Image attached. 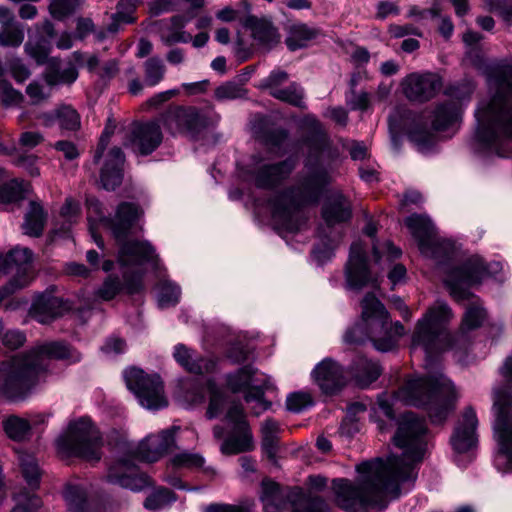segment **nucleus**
Wrapping results in <instances>:
<instances>
[{"label":"nucleus","mask_w":512,"mask_h":512,"mask_svg":"<svg viewBox=\"0 0 512 512\" xmlns=\"http://www.w3.org/2000/svg\"><path fill=\"white\" fill-rule=\"evenodd\" d=\"M428 438L425 421L414 413L404 414L393 437L402 455L390 456L386 461L377 458L358 464L356 484L346 478L334 479L335 504L345 512L385 509L390 500L400 495V484L415 481L416 465L424 457Z\"/></svg>","instance_id":"f257e3e1"},{"label":"nucleus","mask_w":512,"mask_h":512,"mask_svg":"<svg viewBox=\"0 0 512 512\" xmlns=\"http://www.w3.org/2000/svg\"><path fill=\"white\" fill-rule=\"evenodd\" d=\"M307 120L314 128L315 135L307 139L309 151L298 185L276 195L270 201L272 220L277 229L290 233L301 230L307 221L302 207L318 203L325 188L332 181L328 169L320 161L321 153L328 144V137L315 117H308Z\"/></svg>","instance_id":"f03ea898"},{"label":"nucleus","mask_w":512,"mask_h":512,"mask_svg":"<svg viewBox=\"0 0 512 512\" xmlns=\"http://www.w3.org/2000/svg\"><path fill=\"white\" fill-rule=\"evenodd\" d=\"M489 90L494 93L479 101L475 111V140L483 150L512 157V65L501 61L485 66Z\"/></svg>","instance_id":"7ed1b4c3"},{"label":"nucleus","mask_w":512,"mask_h":512,"mask_svg":"<svg viewBox=\"0 0 512 512\" xmlns=\"http://www.w3.org/2000/svg\"><path fill=\"white\" fill-rule=\"evenodd\" d=\"M51 359L80 361V354L63 342H49L29 353L12 357L0 365V396L21 400L44 378Z\"/></svg>","instance_id":"20e7f679"},{"label":"nucleus","mask_w":512,"mask_h":512,"mask_svg":"<svg viewBox=\"0 0 512 512\" xmlns=\"http://www.w3.org/2000/svg\"><path fill=\"white\" fill-rule=\"evenodd\" d=\"M485 310L478 305L467 308L461 323L460 332L452 334L447 324L453 317L450 307L442 301H436L417 321L412 335V349L421 348L426 354V368L430 359L445 351L462 348L467 342L466 333L481 326Z\"/></svg>","instance_id":"39448f33"},{"label":"nucleus","mask_w":512,"mask_h":512,"mask_svg":"<svg viewBox=\"0 0 512 512\" xmlns=\"http://www.w3.org/2000/svg\"><path fill=\"white\" fill-rule=\"evenodd\" d=\"M456 398L452 382L442 373H436L433 376L407 379L390 399L386 395H381L377 403L389 419L395 418L393 405L396 402H402L426 409L431 422L441 424L454 410Z\"/></svg>","instance_id":"423d86ee"},{"label":"nucleus","mask_w":512,"mask_h":512,"mask_svg":"<svg viewBox=\"0 0 512 512\" xmlns=\"http://www.w3.org/2000/svg\"><path fill=\"white\" fill-rule=\"evenodd\" d=\"M405 328L399 322H392L381 301L367 293L361 301V319L344 335L347 344H361L370 339L376 350L389 352L396 348Z\"/></svg>","instance_id":"0eeeda50"},{"label":"nucleus","mask_w":512,"mask_h":512,"mask_svg":"<svg viewBox=\"0 0 512 512\" xmlns=\"http://www.w3.org/2000/svg\"><path fill=\"white\" fill-rule=\"evenodd\" d=\"M175 428L164 430L157 435H149L137 447L136 451L119 458L109 466L106 479L111 484L133 491H140L149 485V479L138 471L135 460L155 462L170 452L175 444Z\"/></svg>","instance_id":"6e6552de"},{"label":"nucleus","mask_w":512,"mask_h":512,"mask_svg":"<svg viewBox=\"0 0 512 512\" xmlns=\"http://www.w3.org/2000/svg\"><path fill=\"white\" fill-rule=\"evenodd\" d=\"M103 442L98 429L88 417L69 422L67 430L56 439L62 457H79L89 462L101 459Z\"/></svg>","instance_id":"1a4fd4ad"},{"label":"nucleus","mask_w":512,"mask_h":512,"mask_svg":"<svg viewBox=\"0 0 512 512\" xmlns=\"http://www.w3.org/2000/svg\"><path fill=\"white\" fill-rule=\"evenodd\" d=\"M492 412L495 417L494 436L498 445L494 464L498 471L509 473L512 471V396L509 387L495 389Z\"/></svg>","instance_id":"9d476101"},{"label":"nucleus","mask_w":512,"mask_h":512,"mask_svg":"<svg viewBox=\"0 0 512 512\" xmlns=\"http://www.w3.org/2000/svg\"><path fill=\"white\" fill-rule=\"evenodd\" d=\"M87 219L89 222V229L96 245L103 249L104 241L101 236L95 232L94 224L96 222H103L110 230L116 241H122L128 237L132 227L140 216L139 207L130 202H122L116 209L113 218H106L102 210V204L94 197L87 198Z\"/></svg>","instance_id":"9b49d317"},{"label":"nucleus","mask_w":512,"mask_h":512,"mask_svg":"<svg viewBox=\"0 0 512 512\" xmlns=\"http://www.w3.org/2000/svg\"><path fill=\"white\" fill-rule=\"evenodd\" d=\"M226 383L232 392H243L247 403L256 402L259 405L260 410H255V415L271 407V402L265 399V393L274 389V385L268 375L260 373L253 365H245L229 373L226 376Z\"/></svg>","instance_id":"f8f14e48"},{"label":"nucleus","mask_w":512,"mask_h":512,"mask_svg":"<svg viewBox=\"0 0 512 512\" xmlns=\"http://www.w3.org/2000/svg\"><path fill=\"white\" fill-rule=\"evenodd\" d=\"M160 121L172 135L182 134L193 140L199 139L215 122L208 112L193 106L170 107L161 115Z\"/></svg>","instance_id":"ddd939ff"},{"label":"nucleus","mask_w":512,"mask_h":512,"mask_svg":"<svg viewBox=\"0 0 512 512\" xmlns=\"http://www.w3.org/2000/svg\"><path fill=\"white\" fill-rule=\"evenodd\" d=\"M124 380L142 407L159 410L168 406L164 384L158 374H148L142 369L131 367L124 371Z\"/></svg>","instance_id":"4468645a"},{"label":"nucleus","mask_w":512,"mask_h":512,"mask_svg":"<svg viewBox=\"0 0 512 512\" xmlns=\"http://www.w3.org/2000/svg\"><path fill=\"white\" fill-rule=\"evenodd\" d=\"M474 90L475 83L468 78L448 87L445 93L451 100L436 105L432 113V128L435 131H445L455 125L461 116L462 102H468Z\"/></svg>","instance_id":"2eb2a0df"},{"label":"nucleus","mask_w":512,"mask_h":512,"mask_svg":"<svg viewBox=\"0 0 512 512\" xmlns=\"http://www.w3.org/2000/svg\"><path fill=\"white\" fill-rule=\"evenodd\" d=\"M225 419L230 430L220 446L222 454L236 455L254 450V437L243 406L241 404L232 405L228 409Z\"/></svg>","instance_id":"dca6fc26"},{"label":"nucleus","mask_w":512,"mask_h":512,"mask_svg":"<svg viewBox=\"0 0 512 512\" xmlns=\"http://www.w3.org/2000/svg\"><path fill=\"white\" fill-rule=\"evenodd\" d=\"M112 133L108 126L104 129L93 156L94 163H99L100 159L104 158L100 170V183L106 190H115L123 180L125 155L122 149L115 146L105 153Z\"/></svg>","instance_id":"f3484780"},{"label":"nucleus","mask_w":512,"mask_h":512,"mask_svg":"<svg viewBox=\"0 0 512 512\" xmlns=\"http://www.w3.org/2000/svg\"><path fill=\"white\" fill-rule=\"evenodd\" d=\"M488 274V267L483 260L473 257L462 265L451 269L445 283L456 300H464L471 296L467 288L479 283Z\"/></svg>","instance_id":"a211bd4d"},{"label":"nucleus","mask_w":512,"mask_h":512,"mask_svg":"<svg viewBox=\"0 0 512 512\" xmlns=\"http://www.w3.org/2000/svg\"><path fill=\"white\" fill-rule=\"evenodd\" d=\"M32 251L26 247L16 246L6 256L0 254V274L16 269L15 276L9 281V292L27 287L33 279Z\"/></svg>","instance_id":"6ab92c4d"},{"label":"nucleus","mask_w":512,"mask_h":512,"mask_svg":"<svg viewBox=\"0 0 512 512\" xmlns=\"http://www.w3.org/2000/svg\"><path fill=\"white\" fill-rule=\"evenodd\" d=\"M288 80L289 74L286 71L274 69L260 82L259 88L268 90L269 94L279 101L301 109L306 108L304 102L305 91L299 83L291 82L288 86L282 88V85Z\"/></svg>","instance_id":"aec40b11"},{"label":"nucleus","mask_w":512,"mask_h":512,"mask_svg":"<svg viewBox=\"0 0 512 512\" xmlns=\"http://www.w3.org/2000/svg\"><path fill=\"white\" fill-rule=\"evenodd\" d=\"M262 486L264 512H302L304 491L301 488L293 487L283 493L275 482L264 481Z\"/></svg>","instance_id":"412c9836"},{"label":"nucleus","mask_w":512,"mask_h":512,"mask_svg":"<svg viewBox=\"0 0 512 512\" xmlns=\"http://www.w3.org/2000/svg\"><path fill=\"white\" fill-rule=\"evenodd\" d=\"M345 279L350 289L360 290L366 285L379 286L378 276L373 275L369 270L365 248L360 241L351 245Z\"/></svg>","instance_id":"4be33fe9"},{"label":"nucleus","mask_w":512,"mask_h":512,"mask_svg":"<svg viewBox=\"0 0 512 512\" xmlns=\"http://www.w3.org/2000/svg\"><path fill=\"white\" fill-rule=\"evenodd\" d=\"M442 86L441 78L431 72L411 73L403 78L401 88L412 102L424 103L436 96Z\"/></svg>","instance_id":"5701e85b"},{"label":"nucleus","mask_w":512,"mask_h":512,"mask_svg":"<svg viewBox=\"0 0 512 512\" xmlns=\"http://www.w3.org/2000/svg\"><path fill=\"white\" fill-rule=\"evenodd\" d=\"M163 134L158 121L134 123L129 134V145L136 154L147 156L162 143Z\"/></svg>","instance_id":"b1692460"},{"label":"nucleus","mask_w":512,"mask_h":512,"mask_svg":"<svg viewBox=\"0 0 512 512\" xmlns=\"http://www.w3.org/2000/svg\"><path fill=\"white\" fill-rule=\"evenodd\" d=\"M405 225L417 241L420 252L427 257L435 258L440 243L431 220L424 215L412 214L405 219Z\"/></svg>","instance_id":"393cba45"},{"label":"nucleus","mask_w":512,"mask_h":512,"mask_svg":"<svg viewBox=\"0 0 512 512\" xmlns=\"http://www.w3.org/2000/svg\"><path fill=\"white\" fill-rule=\"evenodd\" d=\"M311 376L325 394H335L347 383L344 368L332 358H325L319 362L312 370Z\"/></svg>","instance_id":"a878e982"},{"label":"nucleus","mask_w":512,"mask_h":512,"mask_svg":"<svg viewBox=\"0 0 512 512\" xmlns=\"http://www.w3.org/2000/svg\"><path fill=\"white\" fill-rule=\"evenodd\" d=\"M296 167V160L288 158L274 164H263L252 171L251 176L258 188L272 189L282 183Z\"/></svg>","instance_id":"bb28decb"},{"label":"nucleus","mask_w":512,"mask_h":512,"mask_svg":"<svg viewBox=\"0 0 512 512\" xmlns=\"http://www.w3.org/2000/svg\"><path fill=\"white\" fill-rule=\"evenodd\" d=\"M117 241L121 243L118 262L121 267L138 266L144 263H155L158 256L154 247L148 241Z\"/></svg>","instance_id":"cd10ccee"},{"label":"nucleus","mask_w":512,"mask_h":512,"mask_svg":"<svg viewBox=\"0 0 512 512\" xmlns=\"http://www.w3.org/2000/svg\"><path fill=\"white\" fill-rule=\"evenodd\" d=\"M173 357L184 370L192 374L212 373L217 368L214 358L203 357L182 343L175 345Z\"/></svg>","instance_id":"c85d7f7f"},{"label":"nucleus","mask_w":512,"mask_h":512,"mask_svg":"<svg viewBox=\"0 0 512 512\" xmlns=\"http://www.w3.org/2000/svg\"><path fill=\"white\" fill-rule=\"evenodd\" d=\"M477 416L472 408L465 409L462 421L456 426L450 442L455 452L465 453L477 443Z\"/></svg>","instance_id":"c756f323"},{"label":"nucleus","mask_w":512,"mask_h":512,"mask_svg":"<svg viewBox=\"0 0 512 512\" xmlns=\"http://www.w3.org/2000/svg\"><path fill=\"white\" fill-rule=\"evenodd\" d=\"M351 216V203L341 192L332 193L323 205L322 217L329 227L347 222Z\"/></svg>","instance_id":"7c9ffc66"},{"label":"nucleus","mask_w":512,"mask_h":512,"mask_svg":"<svg viewBox=\"0 0 512 512\" xmlns=\"http://www.w3.org/2000/svg\"><path fill=\"white\" fill-rule=\"evenodd\" d=\"M65 309L66 303L61 298L51 293H43L36 297L31 311L38 322L47 324L60 316Z\"/></svg>","instance_id":"2f4dec72"},{"label":"nucleus","mask_w":512,"mask_h":512,"mask_svg":"<svg viewBox=\"0 0 512 512\" xmlns=\"http://www.w3.org/2000/svg\"><path fill=\"white\" fill-rule=\"evenodd\" d=\"M349 373L359 387L366 388L379 378L382 368L377 362L364 356H357L350 366Z\"/></svg>","instance_id":"473e14b6"},{"label":"nucleus","mask_w":512,"mask_h":512,"mask_svg":"<svg viewBox=\"0 0 512 512\" xmlns=\"http://www.w3.org/2000/svg\"><path fill=\"white\" fill-rule=\"evenodd\" d=\"M246 26L251 29L253 39L261 46L271 48L280 40L277 29L270 21L249 17Z\"/></svg>","instance_id":"72a5a7b5"},{"label":"nucleus","mask_w":512,"mask_h":512,"mask_svg":"<svg viewBox=\"0 0 512 512\" xmlns=\"http://www.w3.org/2000/svg\"><path fill=\"white\" fill-rule=\"evenodd\" d=\"M280 433V425L274 419H266L261 426V447L267 457L275 461L278 452V435Z\"/></svg>","instance_id":"f704fd0d"},{"label":"nucleus","mask_w":512,"mask_h":512,"mask_svg":"<svg viewBox=\"0 0 512 512\" xmlns=\"http://www.w3.org/2000/svg\"><path fill=\"white\" fill-rule=\"evenodd\" d=\"M46 222V213L39 202L31 201L23 223L24 233L38 237L42 234Z\"/></svg>","instance_id":"c9c22d12"},{"label":"nucleus","mask_w":512,"mask_h":512,"mask_svg":"<svg viewBox=\"0 0 512 512\" xmlns=\"http://www.w3.org/2000/svg\"><path fill=\"white\" fill-rule=\"evenodd\" d=\"M167 22L171 25V29H174L175 31L171 33L162 31L160 33L161 41L165 45L170 46L176 43H188L192 40V35L184 31V28L188 23V19H186L184 16H172Z\"/></svg>","instance_id":"e433bc0d"},{"label":"nucleus","mask_w":512,"mask_h":512,"mask_svg":"<svg viewBox=\"0 0 512 512\" xmlns=\"http://www.w3.org/2000/svg\"><path fill=\"white\" fill-rule=\"evenodd\" d=\"M316 36V29L309 27L307 24L298 23L291 26L285 42L291 51H295L305 47Z\"/></svg>","instance_id":"4c0bfd02"},{"label":"nucleus","mask_w":512,"mask_h":512,"mask_svg":"<svg viewBox=\"0 0 512 512\" xmlns=\"http://www.w3.org/2000/svg\"><path fill=\"white\" fill-rule=\"evenodd\" d=\"M86 68L89 73L95 75L101 82H109L118 72V62L115 59L108 60L101 64L96 55H90L86 61Z\"/></svg>","instance_id":"58836bf2"},{"label":"nucleus","mask_w":512,"mask_h":512,"mask_svg":"<svg viewBox=\"0 0 512 512\" xmlns=\"http://www.w3.org/2000/svg\"><path fill=\"white\" fill-rule=\"evenodd\" d=\"M64 498L71 512H88L87 491L83 485L68 483Z\"/></svg>","instance_id":"ea45409f"},{"label":"nucleus","mask_w":512,"mask_h":512,"mask_svg":"<svg viewBox=\"0 0 512 512\" xmlns=\"http://www.w3.org/2000/svg\"><path fill=\"white\" fill-rule=\"evenodd\" d=\"M24 38V26L16 20L0 27V45L3 47H19Z\"/></svg>","instance_id":"a19ab883"},{"label":"nucleus","mask_w":512,"mask_h":512,"mask_svg":"<svg viewBox=\"0 0 512 512\" xmlns=\"http://www.w3.org/2000/svg\"><path fill=\"white\" fill-rule=\"evenodd\" d=\"M19 462L22 469V474L27 484L35 489L40 483V470L34 456L26 453L19 454Z\"/></svg>","instance_id":"79ce46f5"},{"label":"nucleus","mask_w":512,"mask_h":512,"mask_svg":"<svg viewBox=\"0 0 512 512\" xmlns=\"http://www.w3.org/2000/svg\"><path fill=\"white\" fill-rule=\"evenodd\" d=\"M145 84L154 87L159 84L165 76V65L159 57H151L144 62Z\"/></svg>","instance_id":"37998d69"},{"label":"nucleus","mask_w":512,"mask_h":512,"mask_svg":"<svg viewBox=\"0 0 512 512\" xmlns=\"http://www.w3.org/2000/svg\"><path fill=\"white\" fill-rule=\"evenodd\" d=\"M77 78L78 71L72 64L64 69H49L44 74V79L49 86L72 84Z\"/></svg>","instance_id":"c03bdc74"},{"label":"nucleus","mask_w":512,"mask_h":512,"mask_svg":"<svg viewBox=\"0 0 512 512\" xmlns=\"http://www.w3.org/2000/svg\"><path fill=\"white\" fill-rule=\"evenodd\" d=\"M4 430L9 438L13 440H23L30 431V423L18 416H10L4 421Z\"/></svg>","instance_id":"a18cd8bd"},{"label":"nucleus","mask_w":512,"mask_h":512,"mask_svg":"<svg viewBox=\"0 0 512 512\" xmlns=\"http://www.w3.org/2000/svg\"><path fill=\"white\" fill-rule=\"evenodd\" d=\"M175 500L176 498L172 491L166 488H161L154 491L146 498L144 506L146 509L156 512L171 505Z\"/></svg>","instance_id":"49530a36"},{"label":"nucleus","mask_w":512,"mask_h":512,"mask_svg":"<svg viewBox=\"0 0 512 512\" xmlns=\"http://www.w3.org/2000/svg\"><path fill=\"white\" fill-rule=\"evenodd\" d=\"M181 295V289L178 285L172 282H164L161 286L158 296V305L160 308H168L175 306Z\"/></svg>","instance_id":"de8ad7c7"},{"label":"nucleus","mask_w":512,"mask_h":512,"mask_svg":"<svg viewBox=\"0 0 512 512\" xmlns=\"http://www.w3.org/2000/svg\"><path fill=\"white\" fill-rule=\"evenodd\" d=\"M23 99V94L13 88L10 82L4 79L0 80V100L4 106H18Z\"/></svg>","instance_id":"09e8293b"},{"label":"nucleus","mask_w":512,"mask_h":512,"mask_svg":"<svg viewBox=\"0 0 512 512\" xmlns=\"http://www.w3.org/2000/svg\"><path fill=\"white\" fill-rule=\"evenodd\" d=\"M140 0H119L115 18L124 24H132L136 21L135 13Z\"/></svg>","instance_id":"8fccbe9b"},{"label":"nucleus","mask_w":512,"mask_h":512,"mask_svg":"<svg viewBox=\"0 0 512 512\" xmlns=\"http://www.w3.org/2000/svg\"><path fill=\"white\" fill-rule=\"evenodd\" d=\"M60 126L67 130H76L80 126V117L71 106H62L56 111Z\"/></svg>","instance_id":"3c124183"},{"label":"nucleus","mask_w":512,"mask_h":512,"mask_svg":"<svg viewBox=\"0 0 512 512\" xmlns=\"http://www.w3.org/2000/svg\"><path fill=\"white\" fill-rule=\"evenodd\" d=\"M207 388L210 392L209 406L206 411V416L209 419L216 418L222 411L225 403L223 394L217 389L214 383L208 382Z\"/></svg>","instance_id":"603ef678"},{"label":"nucleus","mask_w":512,"mask_h":512,"mask_svg":"<svg viewBox=\"0 0 512 512\" xmlns=\"http://www.w3.org/2000/svg\"><path fill=\"white\" fill-rule=\"evenodd\" d=\"M16 506L11 512H34L41 507V499L35 495H30L27 492L20 493L14 497Z\"/></svg>","instance_id":"864d4df0"},{"label":"nucleus","mask_w":512,"mask_h":512,"mask_svg":"<svg viewBox=\"0 0 512 512\" xmlns=\"http://www.w3.org/2000/svg\"><path fill=\"white\" fill-rule=\"evenodd\" d=\"M313 405V399L309 393L294 392L286 399V407L289 411L299 413Z\"/></svg>","instance_id":"5fc2aeb1"},{"label":"nucleus","mask_w":512,"mask_h":512,"mask_svg":"<svg viewBox=\"0 0 512 512\" xmlns=\"http://www.w3.org/2000/svg\"><path fill=\"white\" fill-rule=\"evenodd\" d=\"M80 0H51L49 10L56 19H62L79 6Z\"/></svg>","instance_id":"6e6d98bb"},{"label":"nucleus","mask_w":512,"mask_h":512,"mask_svg":"<svg viewBox=\"0 0 512 512\" xmlns=\"http://www.w3.org/2000/svg\"><path fill=\"white\" fill-rule=\"evenodd\" d=\"M246 95V90L239 84L227 82L215 90V97L219 100L237 99Z\"/></svg>","instance_id":"4d7b16f0"},{"label":"nucleus","mask_w":512,"mask_h":512,"mask_svg":"<svg viewBox=\"0 0 512 512\" xmlns=\"http://www.w3.org/2000/svg\"><path fill=\"white\" fill-rule=\"evenodd\" d=\"M25 53L36 61L37 64H44L49 55V48L44 42L28 41L24 46Z\"/></svg>","instance_id":"13d9d810"},{"label":"nucleus","mask_w":512,"mask_h":512,"mask_svg":"<svg viewBox=\"0 0 512 512\" xmlns=\"http://www.w3.org/2000/svg\"><path fill=\"white\" fill-rule=\"evenodd\" d=\"M172 464L175 467L198 468L204 464V459L199 454L182 452L173 457Z\"/></svg>","instance_id":"bf43d9fd"},{"label":"nucleus","mask_w":512,"mask_h":512,"mask_svg":"<svg viewBox=\"0 0 512 512\" xmlns=\"http://www.w3.org/2000/svg\"><path fill=\"white\" fill-rule=\"evenodd\" d=\"M122 285L118 278L108 277L97 290L96 296L104 301L113 299L121 290Z\"/></svg>","instance_id":"052dcab7"},{"label":"nucleus","mask_w":512,"mask_h":512,"mask_svg":"<svg viewBox=\"0 0 512 512\" xmlns=\"http://www.w3.org/2000/svg\"><path fill=\"white\" fill-rule=\"evenodd\" d=\"M302 512H330L328 503L320 497H310L304 493Z\"/></svg>","instance_id":"680f3d73"},{"label":"nucleus","mask_w":512,"mask_h":512,"mask_svg":"<svg viewBox=\"0 0 512 512\" xmlns=\"http://www.w3.org/2000/svg\"><path fill=\"white\" fill-rule=\"evenodd\" d=\"M409 139L423 150L432 144L433 136L429 131L415 127L409 131Z\"/></svg>","instance_id":"e2e57ef3"},{"label":"nucleus","mask_w":512,"mask_h":512,"mask_svg":"<svg viewBox=\"0 0 512 512\" xmlns=\"http://www.w3.org/2000/svg\"><path fill=\"white\" fill-rule=\"evenodd\" d=\"M400 13L399 6L392 1H379L376 5V18L384 20L389 16H397Z\"/></svg>","instance_id":"0e129e2a"},{"label":"nucleus","mask_w":512,"mask_h":512,"mask_svg":"<svg viewBox=\"0 0 512 512\" xmlns=\"http://www.w3.org/2000/svg\"><path fill=\"white\" fill-rule=\"evenodd\" d=\"M25 341V334L18 330L7 331L2 338L3 345L11 350L18 349Z\"/></svg>","instance_id":"69168bd1"},{"label":"nucleus","mask_w":512,"mask_h":512,"mask_svg":"<svg viewBox=\"0 0 512 512\" xmlns=\"http://www.w3.org/2000/svg\"><path fill=\"white\" fill-rule=\"evenodd\" d=\"M9 69L12 77L18 83L25 82L31 75L29 68L18 59L11 62Z\"/></svg>","instance_id":"338daca9"},{"label":"nucleus","mask_w":512,"mask_h":512,"mask_svg":"<svg viewBox=\"0 0 512 512\" xmlns=\"http://www.w3.org/2000/svg\"><path fill=\"white\" fill-rule=\"evenodd\" d=\"M124 287L129 294H135L143 289V277L142 274L136 273L129 275L126 272L123 273Z\"/></svg>","instance_id":"774afa93"}]
</instances>
